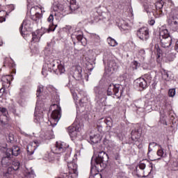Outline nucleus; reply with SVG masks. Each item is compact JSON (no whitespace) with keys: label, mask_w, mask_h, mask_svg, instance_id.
Masks as SVG:
<instances>
[{"label":"nucleus","mask_w":178,"mask_h":178,"mask_svg":"<svg viewBox=\"0 0 178 178\" xmlns=\"http://www.w3.org/2000/svg\"><path fill=\"white\" fill-rule=\"evenodd\" d=\"M54 151L56 154H64V159L67 163L70 173H76V175H79V172L77 171V164L72 162V157H70L72 154V148L69 147V145L64 142H56Z\"/></svg>","instance_id":"f257e3e1"},{"label":"nucleus","mask_w":178,"mask_h":178,"mask_svg":"<svg viewBox=\"0 0 178 178\" xmlns=\"http://www.w3.org/2000/svg\"><path fill=\"white\" fill-rule=\"evenodd\" d=\"M48 72L55 73V74H62L65 72V67L58 64L56 60L51 58L43 65L42 74L46 77L48 75Z\"/></svg>","instance_id":"f03ea898"},{"label":"nucleus","mask_w":178,"mask_h":178,"mask_svg":"<svg viewBox=\"0 0 178 178\" xmlns=\"http://www.w3.org/2000/svg\"><path fill=\"white\" fill-rule=\"evenodd\" d=\"M109 156L104 151L99 152L97 156L92 157L91 166H90V173H92V169L95 168H104L106 162H108Z\"/></svg>","instance_id":"7ed1b4c3"},{"label":"nucleus","mask_w":178,"mask_h":178,"mask_svg":"<svg viewBox=\"0 0 178 178\" xmlns=\"http://www.w3.org/2000/svg\"><path fill=\"white\" fill-rule=\"evenodd\" d=\"M167 24L172 31L178 33V10H172L167 15Z\"/></svg>","instance_id":"20e7f679"},{"label":"nucleus","mask_w":178,"mask_h":178,"mask_svg":"<svg viewBox=\"0 0 178 178\" xmlns=\"http://www.w3.org/2000/svg\"><path fill=\"white\" fill-rule=\"evenodd\" d=\"M52 109L54 110L52 111ZM50 111H52V113L51 114V118L49 120L50 124L53 127H55V126L58 124V122H59V119H60L62 116V113H60L61 108L58 104H54L51 105Z\"/></svg>","instance_id":"39448f33"},{"label":"nucleus","mask_w":178,"mask_h":178,"mask_svg":"<svg viewBox=\"0 0 178 178\" xmlns=\"http://www.w3.org/2000/svg\"><path fill=\"white\" fill-rule=\"evenodd\" d=\"M44 108L41 107V103L40 102H36V106L35 108V123H42L44 122Z\"/></svg>","instance_id":"423d86ee"},{"label":"nucleus","mask_w":178,"mask_h":178,"mask_svg":"<svg viewBox=\"0 0 178 178\" xmlns=\"http://www.w3.org/2000/svg\"><path fill=\"white\" fill-rule=\"evenodd\" d=\"M99 88H100L101 90H104V89H106L107 90H124V87H123L122 85L120 84H118V83H108V85L106 83H104V79H102L99 81Z\"/></svg>","instance_id":"0eeeda50"},{"label":"nucleus","mask_w":178,"mask_h":178,"mask_svg":"<svg viewBox=\"0 0 178 178\" xmlns=\"http://www.w3.org/2000/svg\"><path fill=\"white\" fill-rule=\"evenodd\" d=\"M141 131L140 128H136L131 132V140L136 145H140L143 142V140H141Z\"/></svg>","instance_id":"6e6552de"},{"label":"nucleus","mask_w":178,"mask_h":178,"mask_svg":"<svg viewBox=\"0 0 178 178\" xmlns=\"http://www.w3.org/2000/svg\"><path fill=\"white\" fill-rule=\"evenodd\" d=\"M136 35L142 41H147L149 38V31L147 27L140 28L136 32Z\"/></svg>","instance_id":"1a4fd4ad"},{"label":"nucleus","mask_w":178,"mask_h":178,"mask_svg":"<svg viewBox=\"0 0 178 178\" xmlns=\"http://www.w3.org/2000/svg\"><path fill=\"white\" fill-rule=\"evenodd\" d=\"M0 112L2 113V115H0V123L1 126H6L8 122H9V113L8 109L5 107H0Z\"/></svg>","instance_id":"9d476101"},{"label":"nucleus","mask_w":178,"mask_h":178,"mask_svg":"<svg viewBox=\"0 0 178 178\" xmlns=\"http://www.w3.org/2000/svg\"><path fill=\"white\" fill-rule=\"evenodd\" d=\"M160 41L162 48H170V49H172V48H173V42H175V39H172V36L161 39Z\"/></svg>","instance_id":"9b49d317"},{"label":"nucleus","mask_w":178,"mask_h":178,"mask_svg":"<svg viewBox=\"0 0 178 178\" xmlns=\"http://www.w3.org/2000/svg\"><path fill=\"white\" fill-rule=\"evenodd\" d=\"M106 69L108 73H115V72H118L119 65H118L115 60L110 59L107 61V67Z\"/></svg>","instance_id":"f8f14e48"},{"label":"nucleus","mask_w":178,"mask_h":178,"mask_svg":"<svg viewBox=\"0 0 178 178\" xmlns=\"http://www.w3.org/2000/svg\"><path fill=\"white\" fill-rule=\"evenodd\" d=\"M20 154V147L18 146H13L11 149H7L6 155L7 156H17Z\"/></svg>","instance_id":"ddd939ff"},{"label":"nucleus","mask_w":178,"mask_h":178,"mask_svg":"<svg viewBox=\"0 0 178 178\" xmlns=\"http://www.w3.org/2000/svg\"><path fill=\"white\" fill-rule=\"evenodd\" d=\"M56 147V145H55V146L52 148L51 152H47L43 159H44V161H47L48 162H52V161H55V154H63V155H64V153H56L55 152V151L54 150V148H55Z\"/></svg>","instance_id":"4468645a"},{"label":"nucleus","mask_w":178,"mask_h":178,"mask_svg":"<svg viewBox=\"0 0 178 178\" xmlns=\"http://www.w3.org/2000/svg\"><path fill=\"white\" fill-rule=\"evenodd\" d=\"M71 38L73 41L74 45H76V40H77V41H81V40H83V31H74L73 33H72Z\"/></svg>","instance_id":"2eb2a0df"},{"label":"nucleus","mask_w":178,"mask_h":178,"mask_svg":"<svg viewBox=\"0 0 178 178\" xmlns=\"http://www.w3.org/2000/svg\"><path fill=\"white\" fill-rule=\"evenodd\" d=\"M83 70H81V67H76V69L74 70L72 77L78 81H80V80L83 79Z\"/></svg>","instance_id":"dca6fc26"},{"label":"nucleus","mask_w":178,"mask_h":178,"mask_svg":"<svg viewBox=\"0 0 178 178\" xmlns=\"http://www.w3.org/2000/svg\"><path fill=\"white\" fill-rule=\"evenodd\" d=\"M10 79V76H6L2 77L1 81L2 83V88H0V90H6L10 87V81L9 80Z\"/></svg>","instance_id":"f3484780"},{"label":"nucleus","mask_w":178,"mask_h":178,"mask_svg":"<svg viewBox=\"0 0 178 178\" xmlns=\"http://www.w3.org/2000/svg\"><path fill=\"white\" fill-rule=\"evenodd\" d=\"M71 93L72 95V98L74 101H77L79 99L80 95H83V97H86V94L84 93V90H72Z\"/></svg>","instance_id":"a211bd4d"},{"label":"nucleus","mask_w":178,"mask_h":178,"mask_svg":"<svg viewBox=\"0 0 178 178\" xmlns=\"http://www.w3.org/2000/svg\"><path fill=\"white\" fill-rule=\"evenodd\" d=\"M79 133V128L74 126H70L68 127V134L71 137V138H74V137H77V134Z\"/></svg>","instance_id":"6ab92c4d"},{"label":"nucleus","mask_w":178,"mask_h":178,"mask_svg":"<svg viewBox=\"0 0 178 178\" xmlns=\"http://www.w3.org/2000/svg\"><path fill=\"white\" fill-rule=\"evenodd\" d=\"M13 161V159H12L11 156L6 155V156L3 157L1 159V165L3 166H10Z\"/></svg>","instance_id":"aec40b11"},{"label":"nucleus","mask_w":178,"mask_h":178,"mask_svg":"<svg viewBox=\"0 0 178 178\" xmlns=\"http://www.w3.org/2000/svg\"><path fill=\"white\" fill-rule=\"evenodd\" d=\"M19 33L22 37H24V35H27V21L24 20L22 24H21L19 27Z\"/></svg>","instance_id":"412c9836"},{"label":"nucleus","mask_w":178,"mask_h":178,"mask_svg":"<svg viewBox=\"0 0 178 178\" xmlns=\"http://www.w3.org/2000/svg\"><path fill=\"white\" fill-rule=\"evenodd\" d=\"M104 145L108 149V151H112V149L116 147V144H115L114 141L108 139L104 140Z\"/></svg>","instance_id":"4be33fe9"},{"label":"nucleus","mask_w":178,"mask_h":178,"mask_svg":"<svg viewBox=\"0 0 178 178\" xmlns=\"http://www.w3.org/2000/svg\"><path fill=\"white\" fill-rule=\"evenodd\" d=\"M136 84L138 86V87L143 88V90L147 88V86H148L147 80H145L144 78H139L136 79Z\"/></svg>","instance_id":"5701e85b"},{"label":"nucleus","mask_w":178,"mask_h":178,"mask_svg":"<svg viewBox=\"0 0 178 178\" xmlns=\"http://www.w3.org/2000/svg\"><path fill=\"white\" fill-rule=\"evenodd\" d=\"M8 168H11L15 173V172H17V170L20 169V162L16 159H13V161H11V166L8 167Z\"/></svg>","instance_id":"b1692460"},{"label":"nucleus","mask_w":178,"mask_h":178,"mask_svg":"<svg viewBox=\"0 0 178 178\" xmlns=\"http://www.w3.org/2000/svg\"><path fill=\"white\" fill-rule=\"evenodd\" d=\"M47 22H49V23H51V24H49V31H55V29H56V25L52 23V22H54V15L51 14L49 16V17L47 18Z\"/></svg>","instance_id":"393cba45"},{"label":"nucleus","mask_w":178,"mask_h":178,"mask_svg":"<svg viewBox=\"0 0 178 178\" xmlns=\"http://www.w3.org/2000/svg\"><path fill=\"white\" fill-rule=\"evenodd\" d=\"M106 94L107 95H115V97H118V98H120V97H122V94H123V90H120V95H119V90H104Z\"/></svg>","instance_id":"a878e982"},{"label":"nucleus","mask_w":178,"mask_h":178,"mask_svg":"<svg viewBox=\"0 0 178 178\" xmlns=\"http://www.w3.org/2000/svg\"><path fill=\"white\" fill-rule=\"evenodd\" d=\"M99 141H101V136H99V134H95L90 136L89 143H90V144H98Z\"/></svg>","instance_id":"bb28decb"},{"label":"nucleus","mask_w":178,"mask_h":178,"mask_svg":"<svg viewBox=\"0 0 178 178\" xmlns=\"http://www.w3.org/2000/svg\"><path fill=\"white\" fill-rule=\"evenodd\" d=\"M79 8L80 7L77 4V2L76 1V0H70V9L71 12H72L73 13H77L76 10L77 9H79Z\"/></svg>","instance_id":"cd10ccee"},{"label":"nucleus","mask_w":178,"mask_h":178,"mask_svg":"<svg viewBox=\"0 0 178 178\" xmlns=\"http://www.w3.org/2000/svg\"><path fill=\"white\" fill-rule=\"evenodd\" d=\"M164 5H165V2H163V1L162 0L157 1L155 3V8L157 10H159L160 15H163V11L162 10V8H163Z\"/></svg>","instance_id":"c85d7f7f"},{"label":"nucleus","mask_w":178,"mask_h":178,"mask_svg":"<svg viewBox=\"0 0 178 178\" xmlns=\"http://www.w3.org/2000/svg\"><path fill=\"white\" fill-rule=\"evenodd\" d=\"M159 35L160 40H163V38H168L170 37V34H169V31H168V29H160Z\"/></svg>","instance_id":"c756f323"},{"label":"nucleus","mask_w":178,"mask_h":178,"mask_svg":"<svg viewBox=\"0 0 178 178\" xmlns=\"http://www.w3.org/2000/svg\"><path fill=\"white\" fill-rule=\"evenodd\" d=\"M42 17V14L40 13H35V15L31 16V19L33 20V22H35V23H38L41 18Z\"/></svg>","instance_id":"7c9ffc66"},{"label":"nucleus","mask_w":178,"mask_h":178,"mask_svg":"<svg viewBox=\"0 0 178 178\" xmlns=\"http://www.w3.org/2000/svg\"><path fill=\"white\" fill-rule=\"evenodd\" d=\"M96 97L99 98V99H102V98H105V96L106 95V92H105V90H97L95 91Z\"/></svg>","instance_id":"2f4dec72"},{"label":"nucleus","mask_w":178,"mask_h":178,"mask_svg":"<svg viewBox=\"0 0 178 178\" xmlns=\"http://www.w3.org/2000/svg\"><path fill=\"white\" fill-rule=\"evenodd\" d=\"M15 175V172L11 168H8L7 171L3 173V178H10Z\"/></svg>","instance_id":"473e14b6"},{"label":"nucleus","mask_w":178,"mask_h":178,"mask_svg":"<svg viewBox=\"0 0 178 178\" xmlns=\"http://www.w3.org/2000/svg\"><path fill=\"white\" fill-rule=\"evenodd\" d=\"M61 176H62V178H77V177L79 176V174L68 172V173H63Z\"/></svg>","instance_id":"72a5a7b5"},{"label":"nucleus","mask_w":178,"mask_h":178,"mask_svg":"<svg viewBox=\"0 0 178 178\" xmlns=\"http://www.w3.org/2000/svg\"><path fill=\"white\" fill-rule=\"evenodd\" d=\"M161 76L162 79L165 80V81H169L170 80V76H169V72L167 70H163L161 71Z\"/></svg>","instance_id":"f704fd0d"},{"label":"nucleus","mask_w":178,"mask_h":178,"mask_svg":"<svg viewBox=\"0 0 178 178\" xmlns=\"http://www.w3.org/2000/svg\"><path fill=\"white\" fill-rule=\"evenodd\" d=\"M40 35H38V32H33L32 33V40L31 42H40Z\"/></svg>","instance_id":"c9c22d12"},{"label":"nucleus","mask_w":178,"mask_h":178,"mask_svg":"<svg viewBox=\"0 0 178 178\" xmlns=\"http://www.w3.org/2000/svg\"><path fill=\"white\" fill-rule=\"evenodd\" d=\"M35 149H37L35 146H33L32 145H29L27 146L28 155H33V154H34V151H35Z\"/></svg>","instance_id":"e433bc0d"},{"label":"nucleus","mask_w":178,"mask_h":178,"mask_svg":"<svg viewBox=\"0 0 178 178\" xmlns=\"http://www.w3.org/2000/svg\"><path fill=\"white\" fill-rule=\"evenodd\" d=\"M25 178H34L35 175L34 174V170L26 171L24 173Z\"/></svg>","instance_id":"4c0bfd02"},{"label":"nucleus","mask_w":178,"mask_h":178,"mask_svg":"<svg viewBox=\"0 0 178 178\" xmlns=\"http://www.w3.org/2000/svg\"><path fill=\"white\" fill-rule=\"evenodd\" d=\"M44 91V90H37L36 95L38 98H39V99H44V98H45V96H44V94H45V92Z\"/></svg>","instance_id":"58836bf2"},{"label":"nucleus","mask_w":178,"mask_h":178,"mask_svg":"<svg viewBox=\"0 0 178 178\" xmlns=\"http://www.w3.org/2000/svg\"><path fill=\"white\" fill-rule=\"evenodd\" d=\"M143 79L146 80L147 83H151L152 81V75H151V73L145 74L143 75Z\"/></svg>","instance_id":"ea45409f"},{"label":"nucleus","mask_w":178,"mask_h":178,"mask_svg":"<svg viewBox=\"0 0 178 178\" xmlns=\"http://www.w3.org/2000/svg\"><path fill=\"white\" fill-rule=\"evenodd\" d=\"M108 44L111 45V47H116L118 45V42L112 38H108Z\"/></svg>","instance_id":"a19ab883"},{"label":"nucleus","mask_w":178,"mask_h":178,"mask_svg":"<svg viewBox=\"0 0 178 178\" xmlns=\"http://www.w3.org/2000/svg\"><path fill=\"white\" fill-rule=\"evenodd\" d=\"M3 15H8V13L5 10L0 11V23H3L6 20V18Z\"/></svg>","instance_id":"79ce46f5"},{"label":"nucleus","mask_w":178,"mask_h":178,"mask_svg":"<svg viewBox=\"0 0 178 178\" xmlns=\"http://www.w3.org/2000/svg\"><path fill=\"white\" fill-rule=\"evenodd\" d=\"M91 38L95 41V42H99V40H101V38H99V35L95 34V33H92L90 35Z\"/></svg>","instance_id":"37998d69"},{"label":"nucleus","mask_w":178,"mask_h":178,"mask_svg":"<svg viewBox=\"0 0 178 178\" xmlns=\"http://www.w3.org/2000/svg\"><path fill=\"white\" fill-rule=\"evenodd\" d=\"M112 118L111 117H107L105 120H104V123H106V125L108 126V127H112Z\"/></svg>","instance_id":"c03bdc74"},{"label":"nucleus","mask_w":178,"mask_h":178,"mask_svg":"<svg viewBox=\"0 0 178 178\" xmlns=\"http://www.w3.org/2000/svg\"><path fill=\"white\" fill-rule=\"evenodd\" d=\"M166 5L167 6H170L171 11L173 10V6L175 4L173 3V1H172V0H165L164 6H166Z\"/></svg>","instance_id":"a18cd8bd"},{"label":"nucleus","mask_w":178,"mask_h":178,"mask_svg":"<svg viewBox=\"0 0 178 178\" xmlns=\"http://www.w3.org/2000/svg\"><path fill=\"white\" fill-rule=\"evenodd\" d=\"M144 9L145 12H147V13H151V12H152V8H151V6L147 3L144 4Z\"/></svg>","instance_id":"49530a36"},{"label":"nucleus","mask_w":178,"mask_h":178,"mask_svg":"<svg viewBox=\"0 0 178 178\" xmlns=\"http://www.w3.org/2000/svg\"><path fill=\"white\" fill-rule=\"evenodd\" d=\"M118 81H126V80H127V74H123L122 75H120L118 79Z\"/></svg>","instance_id":"de8ad7c7"},{"label":"nucleus","mask_w":178,"mask_h":178,"mask_svg":"<svg viewBox=\"0 0 178 178\" xmlns=\"http://www.w3.org/2000/svg\"><path fill=\"white\" fill-rule=\"evenodd\" d=\"M154 48L156 50L158 57L159 58V56H161V54H162V50H161V48L158 44L154 45Z\"/></svg>","instance_id":"09e8293b"},{"label":"nucleus","mask_w":178,"mask_h":178,"mask_svg":"<svg viewBox=\"0 0 178 178\" xmlns=\"http://www.w3.org/2000/svg\"><path fill=\"white\" fill-rule=\"evenodd\" d=\"M138 67H140V63H138V62L137 61H134L132 63V68L134 70H137V69H138Z\"/></svg>","instance_id":"8fccbe9b"},{"label":"nucleus","mask_w":178,"mask_h":178,"mask_svg":"<svg viewBox=\"0 0 178 178\" xmlns=\"http://www.w3.org/2000/svg\"><path fill=\"white\" fill-rule=\"evenodd\" d=\"M8 109L10 112H12V113L16 115V106H15L13 104L10 105Z\"/></svg>","instance_id":"3c124183"},{"label":"nucleus","mask_w":178,"mask_h":178,"mask_svg":"<svg viewBox=\"0 0 178 178\" xmlns=\"http://www.w3.org/2000/svg\"><path fill=\"white\" fill-rule=\"evenodd\" d=\"M121 29H122L124 31H126V30H129V29H130V26H129V24L125 23V24H121Z\"/></svg>","instance_id":"603ef678"},{"label":"nucleus","mask_w":178,"mask_h":178,"mask_svg":"<svg viewBox=\"0 0 178 178\" xmlns=\"http://www.w3.org/2000/svg\"><path fill=\"white\" fill-rule=\"evenodd\" d=\"M176 95V90H168V97H173Z\"/></svg>","instance_id":"864d4df0"},{"label":"nucleus","mask_w":178,"mask_h":178,"mask_svg":"<svg viewBox=\"0 0 178 178\" xmlns=\"http://www.w3.org/2000/svg\"><path fill=\"white\" fill-rule=\"evenodd\" d=\"M157 155L158 156H164V155L166 154H165V152H163V149H160L157 151Z\"/></svg>","instance_id":"5fc2aeb1"},{"label":"nucleus","mask_w":178,"mask_h":178,"mask_svg":"<svg viewBox=\"0 0 178 178\" xmlns=\"http://www.w3.org/2000/svg\"><path fill=\"white\" fill-rule=\"evenodd\" d=\"M150 66L149 64L147 63H144L143 64V69L144 70H148V69H149Z\"/></svg>","instance_id":"6e6d98bb"},{"label":"nucleus","mask_w":178,"mask_h":178,"mask_svg":"<svg viewBox=\"0 0 178 178\" xmlns=\"http://www.w3.org/2000/svg\"><path fill=\"white\" fill-rule=\"evenodd\" d=\"M175 58V56L174 54H169V55L168 56V60H169L170 62H172V60H174Z\"/></svg>","instance_id":"4d7b16f0"},{"label":"nucleus","mask_w":178,"mask_h":178,"mask_svg":"<svg viewBox=\"0 0 178 178\" xmlns=\"http://www.w3.org/2000/svg\"><path fill=\"white\" fill-rule=\"evenodd\" d=\"M90 178H102V175L100 173H96L95 176L90 177Z\"/></svg>","instance_id":"13d9d810"},{"label":"nucleus","mask_w":178,"mask_h":178,"mask_svg":"<svg viewBox=\"0 0 178 178\" xmlns=\"http://www.w3.org/2000/svg\"><path fill=\"white\" fill-rule=\"evenodd\" d=\"M145 163H140L138 165L139 169H141V170H144V169H145Z\"/></svg>","instance_id":"bf43d9fd"},{"label":"nucleus","mask_w":178,"mask_h":178,"mask_svg":"<svg viewBox=\"0 0 178 178\" xmlns=\"http://www.w3.org/2000/svg\"><path fill=\"white\" fill-rule=\"evenodd\" d=\"M148 23H149V26H154L155 24V19H149L148 21Z\"/></svg>","instance_id":"052dcab7"},{"label":"nucleus","mask_w":178,"mask_h":178,"mask_svg":"<svg viewBox=\"0 0 178 178\" xmlns=\"http://www.w3.org/2000/svg\"><path fill=\"white\" fill-rule=\"evenodd\" d=\"M47 90H56V88L55 87H54V86L52 85H48L46 87Z\"/></svg>","instance_id":"680f3d73"},{"label":"nucleus","mask_w":178,"mask_h":178,"mask_svg":"<svg viewBox=\"0 0 178 178\" xmlns=\"http://www.w3.org/2000/svg\"><path fill=\"white\" fill-rule=\"evenodd\" d=\"M64 29L66 30V31L67 33H70V30H72V26H66Z\"/></svg>","instance_id":"e2e57ef3"},{"label":"nucleus","mask_w":178,"mask_h":178,"mask_svg":"<svg viewBox=\"0 0 178 178\" xmlns=\"http://www.w3.org/2000/svg\"><path fill=\"white\" fill-rule=\"evenodd\" d=\"M156 145H158V143H156L155 142H152L149 144V147H152L153 148H154V147H156Z\"/></svg>","instance_id":"0e129e2a"},{"label":"nucleus","mask_w":178,"mask_h":178,"mask_svg":"<svg viewBox=\"0 0 178 178\" xmlns=\"http://www.w3.org/2000/svg\"><path fill=\"white\" fill-rule=\"evenodd\" d=\"M115 159L116 161H119L120 159V155L119 154L116 153L115 155Z\"/></svg>","instance_id":"69168bd1"},{"label":"nucleus","mask_w":178,"mask_h":178,"mask_svg":"<svg viewBox=\"0 0 178 178\" xmlns=\"http://www.w3.org/2000/svg\"><path fill=\"white\" fill-rule=\"evenodd\" d=\"M175 49L178 52V40L176 41L175 44Z\"/></svg>","instance_id":"338daca9"},{"label":"nucleus","mask_w":178,"mask_h":178,"mask_svg":"<svg viewBox=\"0 0 178 178\" xmlns=\"http://www.w3.org/2000/svg\"><path fill=\"white\" fill-rule=\"evenodd\" d=\"M38 90H44V86L41 84L38 86Z\"/></svg>","instance_id":"774afa93"}]
</instances>
